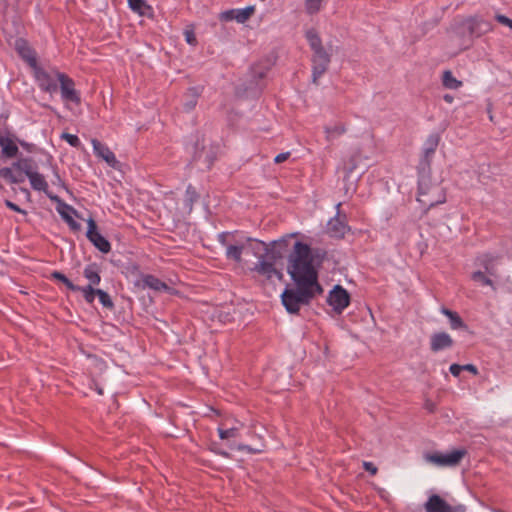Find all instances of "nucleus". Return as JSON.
<instances>
[{
  "instance_id": "obj_10",
  "label": "nucleus",
  "mask_w": 512,
  "mask_h": 512,
  "mask_svg": "<svg viewBox=\"0 0 512 512\" xmlns=\"http://www.w3.org/2000/svg\"><path fill=\"white\" fill-rule=\"evenodd\" d=\"M425 512H466L462 504L452 506L437 494L431 495L424 504Z\"/></svg>"
},
{
  "instance_id": "obj_44",
  "label": "nucleus",
  "mask_w": 512,
  "mask_h": 512,
  "mask_svg": "<svg viewBox=\"0 0 512 512\" xmlns=\"http://www.w3.org/2000/svg\"><path fill=\"white\" fill-rule=\"evenodd\" d=\"M14 168L12 167H5L0 169V177L8 180L10 183H12V179L14 178Z\"/></svg>"
},
{
  "instance_id": "obj_48",
  "label": "nucleus",
  "mask_w": 512,
  "mask_h": 512,
  "mask_svg": "<svg viewBox=\"0 0 512 512\" xmlns=\"http://www.w3.org/2000/svg\"><path fill=\"white\" fill-rule=\"evenodd\" d=\"M363 468L372 475H375L378 471L377 467L372 462L368 461L363 462Z\"/></svg>"
},
{
  "instance_id": "obj_8",
  "label": "nucleus",
  "mask_w": 512,
  "mask_h": 512,
  "mask_svg": "<svg viewBox=\"0 0 512 512\" xmlns=\"http://www.w3.org/2000/svg\"><path fill=\"white\" fill-rule=\"evenodd\" d=\"M312 82L318 84V79L328 70L331 55L325 48L313 51L312 58Z\"/></svg>"
},
{
  "instance_id": "obj_2",
  "label": "nucleus",
  "mask_w": 512,
  "mask_h": 512,
  "mask_svg": "<svg viewBox=\"0 0 512 512\" xmlns=\"http://www.w3.org/2000/svg\"><path fill=\"white\" fill-rule=\"evenodd\" d=\"M287 245V238L272 241L271 248H265V253L259 256L258 262L252 270L268 279H271L273 276L281 277V274L275 267V263L283 257Z\"/></svg>"
},
{
  "instance_id": "obj_43",
  "label": "nucleus",
  "mask_w": 512,
  "mask_h": 512,
  "mask_svg": "<svg viewBox=\"0 0 512 512\" xmlns=\"http://www.w3.org/2000/svg\"><path fill=\"white\" fill-rule=\"evenodd\" d=\"M62 139H64L69 145L72 147H79L81 142L77 135L69 134V133H63L61 136Z\"/></svg>"
},
{
  "instance_id": "obj_24",
  "label": "nucleus",
  "mask_w": 512,
  "mask_h": 512,
  "mask_svg": "<svg viewBox=\"0 0 512 512\" xmlns=\"http://www.w3.org/2000/svg\"><path fill=\"white\" fill-rule=\"evenodd\" d=\"M243 241L246 243L245 250L250 251L257 258L265 253V248H271V243L266 244L261 240L253 239L250 237H243Z\"/></svg>"
},
{
  "instance_id": "obj_1",
  "label": "nucleus",
  "mask_w": 512,
  "mask_h": 512,
  "mask_svg": "<svg viewBox=\"0 0 512 512\" xmlns=\"http://www.w3.org/2000/svg\"><path fill=\"white\" fill-rule=\"evenodd\" d=\"M319 250L312 251L306 243L297 241L293 252L288 257L287 272L296 285L305 286L318 293H323V288L318 282V272L313 262L315 258L323 257Z\"/></svg>"
},
{
  "instance_id": "obj_7",
  "label": "nucleus",
  "mask_w": 512,
  "mask_h": 512,
  "mask_svg": "<svg viewBox=\"0 0 512 512\" xmlns=\"http://www.w3.org/2000/svg\"><path fill=\"white\" fill-rule=\"evenodd\" d=\"M461 28L470 39L478 38L492 30L491 22L479 16L469 17L462 21Z\"/></svg>"
},
{
  "instance_id": "obj_47",
  "label": "nucleus",
  "mask_w": 512,
  "mask_h": 512,
  "mask_svg": "<svg viewBox=\"0 0 512 512\" xmlns=\"http://www.w3.org/2000/svg\"><path fill=\"white\" fill-rule=\"evenodd\" d=\"M4 203H5L7 208H9V209H11V210H13L15 212L21 213L23 215L27 214V212L25 210L21 209L18 205H16L15 203H13L10 200H5Z\"/></svg>"
},
{
  "instance_id": "obj_41",
  "label": "nucleus",
  "mask_w": 512,
  "mask_h": 512,
  "mask_svg": "<svg viewBox=\"0 0 512 512\" xmlns=\"http://www.w3.org/2000/svg\"><path fill=\"white\" fill-rule=\"evenodd\" d=\"M323 0H305V10L309 15L318 13Z\"/></svg>"
},
{
  "instance_id": "obj_45",
  "label": "nucleus",
  "mask_w": 512,
  "mask_h": 512,
  "mask_svg": "<svg viewBox=\"0 0 512 512\" xmlns=\"http://www.w3.org/2000/svg\"><path fill=\"white\" fill-rule=\"evenodd\" d=\"M237 450L242 451V452H248L250 454H257V453H261L263 451V448H253L249 445L239 444L237 446Z\"/></svg>"
},
{
  "instance_id": "obj_6",
  "label": "nucleus",
  "mask_w": 512,
  "mask_h": 512,
  "mask_svg": "<svg viewBox=\"0 0 512 512\" xmlns=\"http://www.w3.org/2000/svg\"><path fill=\"white\" fill-rule=\"evenodd\" d=\"M439 133H431L425 140L422 148V156L418 164V172H429L432 159L440 142Z\"/></svg>"
},
{
  "instance_id": "obj_52",
  "label": "nucleus",
  "mask_w": 512,
  "mask_h": 512,
  "mask_svg": "<svg viewBox=\"0 0 512 512\" xmlns=\"http://www.w3.org/2000/svg\"><path fill=\"white\" fill-rule=\"evenodd\" d=\"M185 39L188 44L195 45L196 44V38L193 33V31H185Z\"/></svg>"
},
{
  "instance_id": "obj_62",
  "label": "nucleus",
  "mask_w": 512,
  "mask_h": 512,
  "mask_svg": "<svg viewBox=\"0 0 512 512\" xmlns=\"http://www.w3.org/2000/svg\"><path fill=\"white\" fill-rule=\"evenodd\" d=\"M428 408H429V410H430L431 412L433 411V405H432V404H431V405H428Z\"/></svg>"
},
{
  "instance_id": "obj_35",
  "label": "nucleus",
  "mask_w": 512,
  "mask_h": 512,
  "mask_svg": "<svg viewBox=\"0 0 512 512\" xmlns=\"http://www.w3.org/2000/svg\"><path fill=\"white\" fill-rule=\"evenodd\" d=\"M442 84L445 88L452 90L458 89L462 86V82L457 80L450 70L443 72Z\"/></svg>"
},
{
  "instance_id": "obj_30",
  "label": "nucleus",
  "mask_w": 512,
  "mask_h": 512,
  "mask_svg": "<svg viewBox=\"0 0 512 512\" xmlns=\"http://www.w3.org/2000/svg\"><path fill=\"white\" fill-rule=\"evenodd\" d=\"M142 282L145 287H148L155 291H162L168 289V285L165 282L151 274L144 275L142 277Z\"/></svg>"
},
{
  "instance_id": "obj_49",
  "label": "nucleus",
  "mask_w": 512,
  "mask_h": 512,
  "mask_svg": "<svg viewBox=\"0 0 512 512\" xmlns=\"http://www.w3.org/2000/svg\"><path fill=\"white\" fill-rule=\"evenodd\" d=\"M449 371L454 377H458L460 373L463 371L462 365L454 363L450 365Z\"/></svg>"
},
{
  "instance_id": "obj_40",
  "label": "nucleus",
  "mask_w": 512,
  "mask_h": 512,
  "mask_svg": "<svg viewBox=\"0 0 512 512\" xmlns=\"http://www.w3.org/2000/svg\"><path fill=\"white\" fill-rule=\"evenodd\" d=\"M96 292H97L99 301L103 305V307L112 310L114 308V303H113L110 295L101 289H98Z\"/></svg>"
},
{
  "instance_id": "obj_32",
  "label": "nucleus",
  "mask_w": 512,
  "mask_h": 512,
  "mask_svg": "<svg viewBox=\"0 0 512 512\" xmlns=\"http://www.w3.org/2000/svg\"><path fill=\"white\" fill-rule=\"evenodd\" d=\"M491 277L492 276H489L487 273L483 272L482 270L474 271L471 274V279L474 282L480 283L483 286H489L492 288V290L496 291V286Z\"/></svg>"
},
{
  "instance_id": "obj_15",
  "label": "nucleus",
  "mask_w": 512,
  "mask_h": 512,
  "mask_svg": "<svg viewBox=\"0 0 512 512\" xmlns=\"http://www.w3.org/2000/svg\"><path fill=\"white\" fill-rule=\"evenodd\" d=\"M14 48L23 61H25L32 69L37 67V54L24 38H17L14 42Z\"/></svg>"
},
{
  "instance_id": "obj_53",
  "label": "nucleus",
  "mask_w": 512,
  "mask_h": 512,
  "mask_svg": "<svg viewBox=\"0 0 512 512\" xmlns=\"http://www.w3.org/2000/svg\"><path fill=\"white\" fill-rule=\"evenodd\" d=\"M462 369L463 371H468L474 375H477L478 374V369L475 365L473 364H465V365H462Z\"/></svg>"
},
{
  "instance_id": "obj_13",
  "label": "nucleus",
  "mask_w": 512,
  "mask_h": 512,
  "mask_svg": "<svg viewBox=\"0 0 512 512\" xmlns=\"http://www.w3.org/2000/svg\"><path fill=\"white\" fill-rule=\"evenodd\" d=\"M33 70V76L37 82L39 88L42 91L50 94L55 93L58 90V81L55 80L46 70L41 66L35 67Z\"/></svg>"
},
{
  "instance_id": "obj_22",
  "label": "nucleus",
  "mask_w": 512,
  "mask_h": 512,
  "mask_svg": "<svg viewBox=\"0 0 512 512\" xmlns=\"http://www.w3.org/2000/svg\"><path fill=\"white\" fill-rule=\"evenodd\" d=\"M60 207L57 208L58 213L62 219L68 224L71 230L79 231L81 224L74 220L73 215L78 216L77 211L69 204L59 202Z\"/></svg>"
},
{
  "instance_id": "obj_25",
  "label": "nucleus",
  "mask_w": 512,
  "mask_h": 512,
  "mask_svg": "<svg viewBox=\"0 0 512 512\" xmlns=\"http://www.w3.org/2000/svg\"><path fill=\"white\" fill-rule=\"evenodd\" d=\"M200 91L197 87H191L184 96L183 108L186 112L192 111L198 102Z\"/></svg>"
},
{
  "instance_id": "obj_37",
  "label": "nucleus",
  "mask_w": 512,
  "mask_h": 512,
  "mask_svg": "<svg viewBox=\"0 0 512 512\" xmlns=\"http://www.w3.org/2000/svg\"><path fill=\"white\" fill-rule=\"evenodd\" d=\"M237 236L236 232H221L217 235L218 242L227 248L229 244L233 243V239Z\"/></svg>"
},
{
  "instance_id": "obj_59",
  "label": "nucleus",
  "mask_w": 512,
  "mask_h": 512,
  "mask_svg": "<svg viewBox=\"0 0 512 512\" xmlns=\"http://www.w3.org/2000/svg\"><path fill=\"white\" fill-rule=\"evenodd\" d=\"M354 169H355V165H352L351 167H349V168L347 169V173H348V174L352 173Z\"/></svg>"
},
{
  "instance_id": "obj_4",
  "label": "nucleus",
  "mask_w": 512,
  "mask_h": 512,
  "mask_svg": "<svg viewBox=\"0 0 512 512\" xmlns=\"http://www.w3.org/2000/svg\"><path fill=\"white\" fill-rule=\"evenodd\" d=\"M311 288L296 285L295 289H285L281 295L282 304L290 314H297L302 305H308L316 296L320 295Z\"/></svg>"
},
{
  "instance_id": "obj_34",
  "label": "nucleus",
  "mask_w": 512,
  "mask_h": 512,
  "mask_svg": "<svg viewBox=\"0 0 512 512\" xmlns=\"http://www.w3.org/2000/svg\"><path fill=\"white\" fill-rule=\"evenodd\" d=\"M83 274L84 277L89 281V285L92 287L94 285H98L101 281V277L95 264L86 266Z\"/></svg>"
},
{
  "instance_id": "obj_42",
  "label": "nucleus",
  "mask_w": 512,
  "mask_h": 512,
  "mask_svg": "<svg viewBox=\"0 0 512 512\" xmlns=\"http://www.w3.org/2000/svg\"><path fill=\"white\" fill-rule=\"evenodd\" d=\"M219 437L221 439H228V438H234L238 435V429L235 427L229 428V429H218Z\"/></svg>"
},
{
  "instance_id": "obj_57",
  "label": "nucleus",
  "mask_w": 512,
  "mask_h": 512,
  "mask_svg": "<svg viewBox=\"0 0 512 512\" xmlns=\"http://www.w3.org/2000/svg\"><path fill=\"white\" fill-rule=\"evenodd\" d=\"M54 174H55V178H56V179H55V181H53V184H56V182L61 183V182H62V180H61V178H60V176H59L58 172H57V171H54Z\"/></svg>"
},
{
  "instance_id": "obj_27",
  "label": "nucleus",
  "mask_w": 512,
  "mask_h": 512,
  "mask_svg": "<svg viewBox=\"0 0 512 512\" xmlns=\"http://www.w3.org/2000/svg\"><path fill=\"white\" fill-rule=\"evenodd\" d=\"M347 129L343 123H335L334 125H326L324 127L325 138L328 142L334 141L346 133Z\"/></svg>"
},
{
  "instance_id": "obj_16",
  "label": "nucleus",
  "mask_w": 512,
  "mask_h": 512,
  "mask_svg": "<svg viewBox=\"0 0 512 512\" xmlns=\"http://www.w3.org/2000/svg\"><path fill=\"white\" fill-rule=\"evenodd\" d=\"M255 12L254 6H247L242 9H229L219 14V19L224 22L232 20L238 23H245Z\"/></svg>"
},
{
  "instance_id": "obj_19",
  "label": "nucleus",
  "mask_w": 512,
  "mask_h": 512,
  "mask_svg": "<svg viewBox=\"0 0 512 512\" xmlns=\"http://www.w3.org/2000/svg\"><path fill=\"white\" fill-rule=\"evenodd\" d=\"M453 345L454 340L447 332H435L430 336V350L434 353L450 349Z\"/></svg>"
},
{
  "instance_id": "obj_20",
  "label": "nucleus",
  "mask_w": 512,
  "mask_h": 512,
  "mask_svg": "<svg viewBox=\"0 0 512 512\" xmlns=\"http://www.w3.org/2000/svg\"><path fill=\"white\" fill-rule=\"evenodd\" d=\"M28 179L30 181L32 189H34L35 191L44 192L47 195V197L52 201L60 202V198L49 191V186L45 177L39 172H37V170L32 175H29Z\"/></svg>"
},
{
  "instance_id": "obj_58",
  "label": "nucleus",
  "mask_w": 512,
  "mask_h": 512,
  "mask_svg": "<svg viewBox=\"0 0 512 512\" xmlns=\"http://www.w3.org/2000/svg\"><path fill=\"white\" fill-rule=\"evenodd\" d=\"M54 174H55V178H56V179H55V181H53V184H56V182L61 183V182H62V180H61V178H60V176H59L58 172H57V171H54Z\"/></svg>"
},
{
  "instance_id": "obj_50",
  "label": "nucleus",
  "mask_w": 512,
  "mask_h": 512,
  "mask_svg": "<svg viewBox=\"0 0 512 512\" xmlns=\"http://www.w3.org/2000/svg\"><path fill=\"white\" fill-rule=\"evenodd\" d=\"M25 180V175L19 170H14V178L12 179V183L18 184L22 183Z\"/></svg>"
},
{
  "instance_id": "obj_56",
  "label": "nucleus",
  "mask_w": 512,
  "mask_h": 512,
  "mask_svg": "<svg viewBox=\"0 0 512 512\" xmlns=\"http://www.w3.org/2000/svg\"><path fill=\"white\" fill-rule=\"evenodd\" d=\"M54 174H55V178H56V179H55V181H53V184H56V182L61 183V182H62V180H61V178H60V176H59L58 172H57V171H54Z\"/></svg>"
},
{
  "instance_id": "obj_38",
  "label": "nucleus",
  "mask_w": 512,
  "mask_h": 512,
  "mask_svg": "<svg viewBox=\"0 0 512 512\" xmlns=\"http://www.w3.org/2000/svg\"><path fill=\"white\" fill-rule=\"evenodd\" d=\"M198 199V194L195 190V188L190 184L186 188L185 192V202L186 205L189 207V209H192V205L194 202H196Z\"/></svg>"
},
{
  "instance_id": "obj_61",
  "label": "nucleus",
  "mask_w": 512,
  "mask_h": 512,
  "mask_svg": "<svg viewBox=\"0 0 512 512\" xmlns=\"http://www.w3.org/2000/svg\"><path fill=\"white\" fill-rule=\"evenodd\" d=\"M97 392H98V394H100V395H102V394H103V390H102L101 388H98V389H97Z\"/></svg>"
},
{
  "instance_id": "obj_26",
  "label": "nucleus",
  "mask_w": 512,
  "mask_h": 512,
  "mask_svg": "<svg viewBox=\"0 0 512 512\" xmlns=\"http://www.w3.org/2000/svg\"><path fill=\"white\" fill-rule=\"evenodd\" d=\"M440 311L443 315L448 317L451 329L457 330L467 328V325L464 323V321L457 312L452 311L446 307H442Z\"/></svg>"
},
{
  "instance_id": "obj_17",
  "label": "nucleus",
  "mask_w": 512,
  "mask_h": 512,
  "mask_svg": "<svg viewBox=\"0 0 512 512\" xmlns=\"http://www.w3.org/2000/svg\"><path fill=\"white\" fill-rule=\"evenodd\" d=\"M501 258L502 256L500 254L484 253L477 257V263L484 269L483 272L487 273L489 276L497 277V265Z\"/></svg>"
},
{
  "instance_id": "obj_33",
  "label": "nucleus",
  "mask_w": 512,
  "mask_h": 512,
  "mask_svg": "<svg viewBox=\"0 0 512 512\" xmlns=\"http://www.w3.org/2000/svg\"><path fill=\"white\" fill-rule=\"evenodd\" d=\"M305 36L312 52L324 48L322 40L315 29L312 28L307 30Z\"/></svg>"
},
{
  "instance_id": "obj_12",
  "label": "nucleus",
  "mask_w": 512,
  "mask_h": 512,
  "mask_svg": "<svg viewBox=\"0 0 512 512\" xmlns=\"http://www.w3.org/2000/svg\"><path fill=\"white\" fill-rule=\"evenodd\" d=\"M327 302L335 312L340 314L349 305L350 295L342 286L336 285L329 292Z\"/></svg>"
},
{
  "instance_id": "obj_11",
  "label": "nucleus",
  "mask_w": 512,
  "mask_h": 512,
  "mask_svg": "<svg viewBox=\"0 0 512 512\" xmlns=\"http://www.w3.org/2000/svg\"><path fill=\"white\" fill-rule=\"evenodd\" d=\"M341 203L336 205V215L327 223V233L334 238H343L349 227L346 223V215L340 212Z\"/></svg>"
},
{
  "instance_id": "obj_18",
  "label": "nucleus",
  "mask_w": 512,
  "mask_h": 512,
  "mask_svg": "<svg viewBox=\"0 0 512 512\" xmlns=\"http://www.w3.org/2000/svg\"><path fill=\"white\" fill-rule=\"evenodd\" d=\"M91 143L96 156L102 158L112 168H117L119 166V161L108 146L97 139H92Z\"/></svg>"
},
{
  "instance_id": "obj_36",
  "label": "nucleus",
  "mask_w": 512,
  "mask_h": 512,
  "mask_svg": "<svg viewBox=\"0 0 512 512\" xmlns=\"http://www.w3.org/2000/svg\"><path fill=\"white\" fill-rule=\"evenodd\" d=\"M51 278L62 282L71 291L75 292L80 289V286L73 284L71 280H69L63 273L59 271H53L51 273Z\"/></svg>"
},
{
  "instance_id": "obj_39",
  "label": "nucleus",
  "mask_w": 512,
  "mask_h": 512,
  "mask_svg": "<svg viewBox=\"0 0 512 512\" xmlns=\"http://www.w3.org/2000/svg\"><path fill=\"white\" fill-rule=\"evenodd\" d=\"M98 289L93 288L91 285H87L85 287H81L78 291H81L85 301L89 304L93 303L95 296L97 295Z\"/></svg>"
},
{
  "instance_id": "obj_21",
  "label": "nucleus",
  "mask_w": 512,
  "mask_h": 512,
  "mask_svg": "<svg viewBox=\"0 0 512 512\" xmlns=\"http://www.w3.org/2000/svg\"><path fill=\"white\" fill-rule=\"evenodd\" d=\"M214 155L211 151H207L204 145V140H200L197 138L194 148H193V160L194 161H203V164L210 168L214 162Z\"/></svg>"
},
{
  "instance_id": "obj_55",
  "label": "nucleus",
  "mask_w": 512,
  "mask_h": 512,
  "mask_svg": "<svg viewBox=\"0 0 512 512\" xmlns=\"http://www.w3.org/2000/svg\"><path fill=\"white\" fill-rule=\"evenodd\" d=\"M20 191L25 194V196L29 199L31 194L30 191L27 188H20Z\"/></svg>"
},
{
  "instance_id": "obj_14",
  "label": "nucleus",
  "mask_w": 512,
  "mask_h": 512,
  "mask_svg": "<svg viewBox=\"0 0 512 512\" xmlns=\"http://www.w3.org/2000/svg\"><path fill=\"white\" fill-rule=\"evenodd\" d=\"M87 224L88 230L86 236L88 240L102 253L110 252L111 245L109 241L98 232L96 222L92 218H89Z\"/></svg>"
},
{
  "instance_id": "obj_9",
  "label": "nucleus",
  "mask_w": 512,
  "mask_h": 512,
  "mask_svg": "<svg viewBox=\"0 0 512 512\" xmlns=\"http://www.w3.org/2000/svg\"><path fill=\"white\" fill-rule=\"evenodd\" d=\"M56 77L57 81L59 82L61 97L63 101L80 104V94L75 89V83L73 79L61 72H56Z\"/></svg>"
},
{
  "instance_id": "obj_51",
  "label": "nucleus",
  "mask_w": 512,
  "mask_h": 512,
  "mask_svg": "<svg viewBox=\"0 0 512 512\" xmlns=\"http://www.w3.org/2000/svg\"><path fill=\"white\" fill-rule=\"evenodd\" d=\"M289 157H290V152H283V153L278 154L274 158V162L277 164H280V163H283L284 161H286Z\"/></svg>"
},
{
  "instance_id": "obj_60",
  "label": "nucleus",
  "mask_w": 512,
  "mask_h": 512,
  "mask_svg": "<svg viewBox=\"0 0 512 512\" xmlns=\"http://www.w3.org/2000/svg\"><path fill=\"white\" fill-rule=\"evenodd\" d=\"M219 454L224 456V457H228L229 456V454L227 452H225V451H221V452H219Z\"/></svg>"
},
{
  "instance_id": "obj_29",
  "label": "nucleus",
  "mask_w": 512,
  "mask_h": 512,
  "mask_svg": "<svg viewBox=\"0 0 512 512\" xmlns=\"http://www.w3.org/2000/svg\"><path fill=\"white\" fill-rule=\"evenodd\" d=\"M0 146L2 148V153L4 156L8 158L15 157L18 153V147L15 142L8 138L0 135Z\"/></svg>"
},
{
  "instance_id": "obj_3",
  "label": "nucleus",
  "mask_w": 512,
  "mask_h": 512,
  "mask_svg": "<svg viewBox=\"0 0 512 512\" xmlns=\"http://www.w3.org/2000/svg\"><path fill=\"white\" fill-rule=\"evenodd\" d=\"M417 200L427 209L446 202L444 188L432 182L428 172H419Z\"/></svg>"
},
{
  "instance_id": "obj_46",
  "label": "nucleus",
  "mask_w": 512,
  "mask_h": 512,
  "mask_svg": "<svg viewBox=\"0 0 512 512\" xmlns=\"http://www.w3.org/2000/svg\"><path fill=\"white\" fill-rule=\"evenodd\" d=\"M495 19L502 25L508 26L512 30V19L502 14H496Z\"/></svg>"
},
{
  "instance_id": "obj_31",
  "label": "nucleus",
  "mask_w": 512,
  "mask_h": 512,
  "mask_svg": "<svg viewBox=\"0 0 512 512\" xmlns=\"http://www.w3.org/2000/svg\"><path fill=\"white\" fill-rule=\"evenodd\" d=\"M128 5L134 12L141 16H149L152 13V8L146 3L145 0H128Z\"/></svg>"
},
{
  "instance_id": "obj_28",
  "label": "nucleus",
  "mask_w": 512,
  "mask_h": 512,
  "mask_svg": "<svg viewBox=\"0 0 512 512\" xmlns=\"http://www.w3.org/2000/svg\"><path fill=\"white\" fill-rule=\"evenodd\" d=\"M13 168L22 172L27 178L36 171V166L30 158H22L13 163Z\"/></svg>"
},
{
  "instance_id": "obj_5",
  "label": "nucleus",
  "mask_w": 512,
  "mask_h": 512,
  "mask_svg": "<svg viewBox=\"0 0 512 512\" xmlns=\"http://www.w3.org/2000/svg\"><path fill=\"white\" fill-rule=\"evenodd\" d=\"M466 449H454L447 453L434 452L426 453L424 459L438 467H455L460 464L466 456Z\"/></svg>"
},
{
  "instance_id": "obj_54",
  "label": "nucleus",
  "mask_w": 512,
  "mask_h": 512,
  "mask_svg": "<svg viewBox=\"0 0 512 512\" xmlns=\"http://www.w3.org/2000/svg\"><path fill=\"white\" fill-rule=\"evenodd\" d=\"M443 100H444L445 102H447V103H449V104H450V103H452V102H453L454 97H453L452 95H450V94H445V95L443 96Z\"/></svg>"
},
{
  "instance_id": "obj_23",
  "label": "nucleus",
  "mask_w": 512,
  "mask_h": 512,
  "mask_svg": "<svg viewBox=\"0 0 512 512\" xmlns=\"http://www.w3.org/2000/svg\"><path fill=\"white\" fill-rule=\"evenodd\" d=\"M246 249V243L243 241V237L240 239H233V243L229 244L226 248L225 256L228 260H233L236 263L242 262V253Z\"/></svg>"
}]
</instances>
